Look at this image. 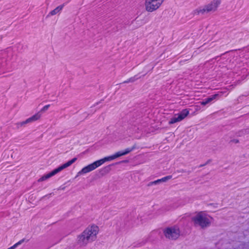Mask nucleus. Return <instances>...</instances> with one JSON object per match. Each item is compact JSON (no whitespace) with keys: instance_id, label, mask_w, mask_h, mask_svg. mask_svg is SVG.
I'll return each mask as SVG.
<instances>
[{"instance_id":"1","label":"nucleus","mask_w":249,"mask_h":249,"mask_svg":"<svg viewBox=\"0 0 249 249\" xmlns=\"http://www.w3.org/2000/svg\"><path fill=\"white\" fill-rule=\"evenodd\" d=\"M135 149V146H133L131 148H128L126 149L123 152H118L112 156L105 157L101 160H96L93 162V163L89 164L88 165L83 168L81 170L78 172V176L85 174L90 172H91L95 170V169H96L97 168H98V167L102 165L105 162L112 160L118 157L125 155L130 153V152H131L132 151H133Z\"/></svg>"},{"instance_id":"2","label":"nucleus","mask_w":249,"mask_h":249,"mask_svg":"<svg viewBox=\"0 0 249 249\" xmlns=\"http://www.w3.org/2000/svg\"><path fill=\"white\" fill-rule=\"evenodd\" d=\"M99 231V227L95 225L88 227L83 232L78 236V242L82 246H86L89 243L95 241Z\"/></svg>"},{"instance_id":"3","label":"nucleus","mask_w":249,"mask_h":249,"mask_svg":"<svg viewBox=\"0 0 249 249\" xmlns=\"http://www.w3.org/2000/svg\"><path fill=\"white\" fill-rule=\"evenodd\" d=\"M192 221L195 226L204 229L210 225L211 217L205 212H200L192 217Z\"/></svg>"},{"instance_id":"4","label":"nucleus","mask_w":249,"mask_h":249,"mask_svg":"<svg viewBox=\"0 0 249 249\" xmlns=\"http://www.w3.org/2000/svg\"><path fill=\"white\" fill-rule=\"evenodd\" d=\"M221 3L220 0H213L211 3L205 5L203 7L198 8L194 11V15H198L199 14H204L205 13L214 12Z\"/></svg>"},{"instance_id":"5","label":"nucleus","mask_w":249,"mask_h":249,"mask_svg":"<svg viewBox=\"0 0 249 249\" xmlns=\"http://www.w3.org/2000/svg\"><path fill=\"white\" fill-rule=\"evenodd\" d=\"M76 160H77V158H74L72 159V160H71L68 161L66 163H65V164L60 166L58 168L55 169L54 170L52 171L51 172L43 176L41 178H40L38 179V181L41 182V181H43L45 180L48 179V178H49L51 177H53V176L55 175V174H56L58 172H60L62 170L71 166Z\"/></svg>"},{"instance_id":"6","label":"nucleus","mask_w":249,"mask_h":249,"mask_svg":"<svg viewBox=\"0 0 249 249\" xmlns=\"http://www.w3.org/2000/svg\"><path fill=\"white\" fill-rule=\"evenodd\" d=\"M163 233L166 238L170 240H176L179 236L180 231L178 228L171 227L165 229Z\"/></svg>"},{"instance_id":"7","label":"nucleus","mask_w":249,"mask_h":249,"mask_svg":"<svg viewBox=\"0 0 249 249\" xmlns=\"http://www.w3.org/2000/svg\"><path fill=\"white\" fill-rule=\"evenodd\" d=\"M164 0H145V10L152 12L160 8Z\"/></svg>"},{"instance_id":"8","label":"nucleus","mask_w":249,"mask_h":249,"mask_svg":"<svg viewBox=\"0 0 249 249\" xmlns=\"http://www.w3.org/2000/svg\"><path fill=\"white\" fill-rule=\"evenodd\" d=\"M189 113L187 109L182 110L179 114L175 115L169 122V124H173L177 122H180L183 120Z\"/></svg>"},{"instance_id":"9","label":"nucleus","mask_w":249,"mask_h":249,"mask_svg":"<svg viewBox=\"0 0 249 249\" xmlns=\"http://www.w3.org/2000/svg\"><path fill=\"white\" fill-rule=\"evenodd\" d=\"M41 116V114L37 112L32 117L28 118L25 121L17 123L16 124L18 128L24 126L26 124L32 123L38 120Z\"/></svg>"},{"instance_id":"10","label":"nucleus","mask_w":249,"mask_h":249,"mask_svg":"<svg viewBox=\"0 0 249 249\" xmlns=\"http://www.w3.org/2000/svg\"><path fill=\"white\" fill-rule=\"evenodd\" d=\"M63 6L64 5H62L57 7L56 8L49 13L48 16H53L59 13L62 10Z\"/></svg>"},{"instance_id":"11","label":"nucleus","mask_w":249,"mask_h":249,"mask_svg":"<svg viewBox=\"0 0 249 249\" xmlns=\"http://www.w3.org/2000/svg\"><path fill=\"white\" fill-rule=\"evenodd\" d=\"M218 94H214L212 95L211 97L207 98L204 101L201 102V104L202 105H206V104L210 103L211 101H213L214 99H216V98L218 96Z\"/></svg>"},{"instance_id":"12","label":"nucleus","mask_w":249,"mask_h":249,"mask_svg":"<svg viewBox=\"0 0 249 249\" xmlns=\"http://www.w3.org/2000/svg\"><path fill=\"white\" fill-rule=\"evenodd\" d=\"M172 178L171 176H168L166 177H165L164 178H162L160 179L161 182H166L169 179H171Z\"/></svg>"},{"instance_id":"13","label":"nucleus","mask_w":249,"mask_h":249,"mask_svg":"<svg viewBox=\"0 0 249 249\" xmlns=\"http://www.w3.org/2000/svg\"><path fill=\"white\" fill-rule=\"evenodd\" d=\"M160 183H161V182H160V179H158L157 180H155V181L149 182V184H148V186H151V185H156V184H158Z\"/></svg>"},{"instance_id":"14","label":"nucleus","mask_w":249,"mask_h":249,"mask_svg":"<svg viewBox=\"0 0 249 249\" xmlns=\"http://www.w3.org/2000/svg\"><path fill=\"white\" fill-rule=\"evenodd\" d=\"M49 107H50V105H46L38 112H39L41 114V112H44L45 111H46L49 108Z\"/></svg>"},{"instance_id":"15","label":"nucleus","mask_w":249,"mask_h":249,"mask_svg":"<svg viewBox=\"0 0 249 249\" xmlns=\"http://www.w3.org/2000/svg\"><path fill=\"white\" fill-rule=\"evenodd\" d=\"M21 243V241H19L15 245H14L13 246L11 247L10 248H9L7 249H15L18 245H20Z\"/></svg>"},{"instance_id":"16","label":"nucleus","mask_w":249,"mask_h":249,"mask_svg":"<svg viewBox=\"0 0 249 249\" xmlns=\"http://www.w3.org/2000/svg\"><path fill=\"white\" fill-rule=\"evenodd\" d=\"M135 79H134V78L132 77V78H130V79H129L128 80L124 81V83H129V82H133L134 81H135Z\"/></svg>"},{"instance_id":"17","label":"nucleus","mask_w":249,"mask_h":249,"mask_svg":"<svg viewBox=\"0 0 249 249\" xmlns=\"http://www.w3.org/2000/svg\"><path fill=\"white\" fill-rule=\"evenodd\" d=\"M232 142L234 143H238L239 142L238 140L235 139L232 140Z\"/></svg>"}]
</instances>
